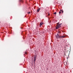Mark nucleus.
<instances>
[{
    "instance_id": "obj_9",
    "label": "nucleus",
    "mask_w": 73,
    "mask_h": 73,
    "mask_svg": "<svg viewBox=\"0 0 73 73\" xmlns=\"http://www.w3.org/2000/svg\"><path fill=\"white\" fill-rule=\"evenodd\" d=\"M25 54H27V52H25Z\"/></svg>"
},
{
    "instance_id": "obj_2",
    "label": "nucleus",
    "mask_w": 73,
    "mask_h": 73,
    "mask_svg": "<svg viewBox=\"0 0 73 73\" xmlns=\"http://www.w3.org/2000/svg\"><path fill=\"white\" fill-rule=\"evenodd\" d=\"M60 22H58L57 24V27H56V29H58V28H59L61 27L60 25H61V24H62V23H60Z\"/></svg>"
},
{
    "instance_id": "obj_14",
    "label": "nucleus",
    "mask_w": 73,
    "mask_h": 73,
    "mask_svg": "<svg viewBox=\"0 0 73 73\" xmlns=\"http://www.w3.org/2000/svg\"><path fill=\"white\" fill-rule=\"evenodd\" d=\"M21 29H22V28H21Z\"/></svg>"
},
{
    "instance_id": "obj_12",
    "label": "nucleus",
    "mask_w": 73,
    "mask_h": 73,
    "mask_svg": "<svg viewBox=\"0 0 73 73\" xmlns=\"http://www.w3.org/2000/svg\"><path fill=\"white\" fill-rule=\"evenodd\" d=\"M48 15H50V14H48Z\"/></svg>"
},
{
    "instance_id": "obj_11",
    "label": "nucleus",
    "mask_w": 73,
    "mask_h": 73,
    "mask_svg": "<svg viewBox=\"0 0 73 73\" xmlns=\"http://www.w3.org/2000/svg\"><path fill=\"white\" fill-rule=\"evenodd\" d=\"M59 14H60V13H61V11H59Z\"/></svg>"
},
{
    "instance_id": "obj_4",
    "label": "nucleus",
    "mask_w": 73,
    "mask_h": 73,
    "mask_svg": "<svg viewBox=\"0 0 73 73\" xmlns=\"http://www.w3.org/2000/svg\"><path fill=\"white\" fill-rule=\"evenodd\" d=\"M36 58H37V56H34V63H35V61L36 60Z\"/></svg>"
},
{
    "instance_id": "obj_13",
    "label": "nucleus",
    "mask_w": 73,
    "mask_h": 73,
    "mask_svg": "<svg viewBox=\"0 0 73 73\" xmlns=\"http://www.w3.org/2000/svg\"><path fill=\"white\" fill-rule=\"evenodd\" d=\"M60 12H61V11H62V10L61 9V10H60Z\"/></svg>"
},
{
    "instance_id": "obj_8",
    "label": "nucleus",
    "mask_w": 73,
    "mask_h": 73,
    "mask_svg": "<svg viewBox=\"0 0 73 73\" xmlns=\"http://www.w3.org/2000/svg\"><path fill=\"white\" fill-rule=\"evenodd\" d=\"M62 13H63V12H64L63 10H62Z\"/></svg>"
},
{
    "instance_id": "obj_10",
    "label": "nucleus",
    "mask_w": 73,
    "mask_h": 73,
    "mask_svg": "<svg viewBox=\"0 0 73 73\" xmlns=\"http://www.w3.org/2000/svg\"><path fill=\"white\" fill-rule=\"evenodd\" d=\"M31 13V12H29L28 13V14H30V13Z\"/></svg>"
},
{
    "instance_id": "obj_5",
    "label": "nucleus",
    "mask_w": 73,
    "mask_h": 73,
    "mask_svg": "<svg viewBox=\"0 0 73 73\" xmlns=\"http://www.w3.org/2000/svg\"><path fill=\"white\" fill-rule=\"evenodd\" d=\"M42 23H40V26H41V25H42Z\"/></svg>"
},
{
    "instance_id": "obj_7",
    "label": "nucleus",
    "mask_w": 73,
    "mask_h": 73,
    "mask_svg": "<svg viewBox=\"0 0 73 73\" xmlns=\"http://www.w3.org/2000/svg\"><path fill=\"white\" fill-rule=\"evenodd\" d=\"M56 14V12H54V14Z\"/></svg>"
},
{
    "instance_id": "obj_3",
    "label": "nucleus",
    "mask_w": 73,
    "mask_h": 73,
    "mask_svg": "<svg viewBox=\"0 0 73 73\" xmlns=\"http://www.w3.org/2000/svg\"><path fill=\"white\" fill-rule=\"evenodd\" d=\"M43 9H44V8H39L37 10V12H39L40 10H43Z\"/></svg>"
},
{
    "instance_id": "obj_6",
    "label": "nucleus",
    "mask_w": 73,
    "mask_h": 73,
    "mask_svg": "<svg viewBox=\"0 0 73 73\" xmlns=\"http://www.w3.org/2000/svg\"><path fill=\"white\" fill-rule=\"evenodd\" d=\"M20 1H21V2H23V0H20Z\"/></svg>"
},
{
    "instance_id": "obj_1",
    "label": "nucleus",
    "mask_w": 73,
    "mask_h": 73,
    "mask_svg": "<svg viewBox=\"0 0 73 73\" xmlns=\"http://www.w3.org/2000/svg\"><path fill=\"white\" fill-rule=\"evenodd\" d=\"M59 33H60V32H59L56 36L57 38H64V37H65V36H59Z\"/></svg>"
}]
</instances>
